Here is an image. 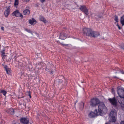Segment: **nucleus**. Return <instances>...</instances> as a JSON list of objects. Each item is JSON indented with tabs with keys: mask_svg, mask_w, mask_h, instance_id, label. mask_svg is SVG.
I'll return each mask as SVG.
<instances>
[{
	"mask_svg": "<svg viewBox=\"0 0 124 124\" xmlns=\"http://www.w3.org/2000/svg\"><path fill=\"white\" fill-rule=\"evenodd\" d=\"M1 29L3 31L4 30V28L3 27H2L1 28Z\"/></svg>",
	"mask_w": 124,
	"mask_h": 124,
	"instance_id": "37",
	"label": "nucleus"
},
{
	"mask_svg": "<svg viewBox=\"0 0 124 124\" xmlns=\"http://www.w3.org/2000/svg\"><path fill=\"white\" fill-rule=\"evenodd\" d=\"M117 112L114 109H112L110 112V115L111 117V121L115 122L116 120Z\"/></svg>",
	"mask_w": 124,
	"mask_h": 124,
	"instance_id": "3",
	"label": "nucleus"
},
{
	"mask_svg": "<svg viewBox=\"0 0 124 124\" xmlns=\"http://www.w3.org/2000/svg\"><path fill=\"white\" fill-rule=\"evenodd\" d=\"M45 70L46 71H47L48 72H49V70L47 68H46L45 69Z\"/></svg>",
	"mask_w": 124,
	"mask_h": 124,
	"instance_id": "33",
	"label": "nucleus"
},
{
	"mask_svg": "<svg viewBox=\"0 0 124 124\" xmlns=\"http://www.w3.org/2000/svg\"><path fill=\"white\" fill-rule=\"evenodd\" d=\"M15 60H16V58H15Z\"/></svg>",
	"mask_w": 124,
	"mask_h": 124,
	"instance_id": "45",
	"label": "nucleus"
},
{
	"mask_svg": "<svg viewBox=\"0 0 124 124\" xmlns=\"http://www.w3.org/2000/svg\"><path fill=\"white\" fill-rule=\"evenodd\" d=\"M1 56L2 58V59H4L6 57V55H5V54H1Z\"/></svg>",
	"mask_w": 124,
	"mask_h": 124,
	"instance_id": "26",
	"label": "nucleus"
},
{
	"mask_svg": "<svg viewBox=\"0 0 124 124\" xmlns=\"http://www.w3.org/2000/svg\"><path fill=\"white\" fill-rule=\"evenodd\" d=\"M105 124H108L107 123H106Z\"/></svg>",
	"mask_w": 124,
	"mask_h": 124,
	"instance_id": "47",
	"label": "nucleus"
},
{
	"mask_svg": "<svg viewBox=\"0 0 124 124\" xmlns=\"http://www.w3.org/2000/svg\"><path fill=\"white\" fill-rule=\"evenodd\" d=\"M100 115L99 112H98L97 109H95L94 112H91L88 115L89 117L90 118L95 117L98 116Z\"/></svg>",
	"mask_w": 124,
	"mask_h": 124,
	"instance_id": "6",
	"label": "nucleus"
},
{
	"mask_svg": "<svg viewBox=\"0 0 124 124\" xmlns=\"http://www.w3.org/2000/svg\"><path fill=\"white\" fill-rule=\"evenodd\" d=\"M117 93L120 98L122 99L124 98V89H118Z\"/></svg>",
	"mask_w": 124,
	"mask_h": 124,
	"instance_id": "8",
	"label": "nucleus"
},
{
	"mask_svg": "<svg viewBox=\"0 0 124 124\" xmlns=\"http://www.w3.org/2000/svg\"><path fill=\"white\" fill-rule=\"evenodd\" d=\"M108 100L111 104L117 109H118L119 108V106L117 104V100L115 97L112 98H109Z\"/></svg>",
	"mask_w": 124,
	"mask_h": 124,
	"instance_id": "4",
	"label": "nucleus"
},
{
	"mask_svg": "<svg viewBox=\"0 0 124 124\" xmlns=\"http://www.w3.org/2000/svg\"><path fill=\"white\" fill-rule=\"evenodd\" d=\"M30 10L28 9L24 10L23 12V14L24 15L29 14L30 13Z\"/></svg>",
	"mask_w": 124,
	"mask_h": 124,
	"instance_id": "17",
	"label": "nucleus"
},
{
	"mask_svg": "<svg viewBox=\"0 0 124 124\" xmlns=\"http://www.w3.org/2000/svg\"><path fill=\"white\" fill-rule=\"evenodd\" d=\"M114 78H118L116 76H115L114 77Z\"/></svg>",
	"mask_w": 124,
	"mask_h": 124,
	"instance_id": "41",
	"label": "nucleus"
},
{
	"mask_svg": "<svg viewBox=\"0 0 124 124\" xmlns=\"http://www.w3.org/2000/svg\"><path fill=\"white\" fill-rule=\"evenodd\" d=\"M81 82L82 83H83V82Z\"/></svg>",
	"mask_w": 124,
	"mask_h": 124,
	"instance_id": "48",
	"label": "nucleus"
},
{
	"mask_svg": "<svg viewBox=\"0 0 124 124\" xmlns=\"http://www.w3.org/2000/svg\"><path fill=\"white\" fill-rule=\"evenodd\" d=\"M28 95L29 96L30 98H31V94L30 93V92H28Z\"/></svg>",
	"mask_w": 124,
	"mask_h": 124,
	"instance_id": "32",
	"label": "nucleus"
},
{
	"mask_svg": "<svg viewBox=\"0 0 124 124\" xmlns=\"http://www.w3.org/2000/svg\"><path fill=\"white\" fill-rule=\"evenodd\" d=\"M36 22L34 18H32L31 19H30L29 20V23L31 25H34L36 23Z\"/></svg>",
	"mask_w": 124,
	"mask_h": 124,
	"instance_id": "14",
	"label": "nucleus"
},
{
	"mask_svg": "<svg viewBox=\"0 0 124 124\" xmlns=\"http://www.w3.org/2000/svg\"><path fill=\"white\" fill-rule=\"evenodd\" d=\"M115 20L116 22H118V17L116 15H115Z\"/></svg>",
	"mask_w": 124,
	"mask_h": 124,
	"instance_id": "24",
	"label": "nucleus"
},
{
	"mask_svg": "<svg viewBox=\"0 0 124 124\" xmlns=\"http://www.w3.org/2000/svg\"><path fill=\"white\" fill-rule=\"evenodd\" d=\"M64 29H66V28H64Z\"/></svg>",
	"mask_w": 124,
	"mask_h": 124,
	"instance_id": "46",
	"label": "nucleus"
},
{
	"mask_svg": "<svg viewBox=\"0 0 124 124\" xmlns=\"http://www.w3.org/2000/svg\"><path fill=\"white\" fill-rule=\"evenodd\" d=\"M20 121L24 124H28L29 123V120L26 118H22L20 119Z\"/></svg>",
	"mask_w": 124,
	"mask_h": 124,
	"instance_id": "11",
	"label": "nucleus"
},
{
	"mask_svg": "<svg viewBox=\"0 0 124 124\" xmlns=\"http://www.w3.org/2000/svg\"><path fill=\"white\" fill-rule=\"evenodd\" d=\"M122 102H121L120 103L121 104V108L124 111V104L122 103Z\"/></svg>",
	"mask_w": 124,
	"mask_h": 124,
	"instance_id": "21",
	"label": "nucleus"
},
{
	"mask_svg": "<svg viewBox=\"0 0 124 124\" xmlns=\"http://www.w3.org/2000/svg\"><path fill=\"white\" fill-rule=\"evenodd\" d=\"M78 102V101H76V103H75V104H76V102Z\"/></svg>",
	"mask_w": 124,
	"mask_h": 124,
	"instance_id": "43",
	"label": "nucleus"
},
{
	"mask_svg": "<svg viewBox=\"0 0 124 124\" xmlns=\"http://www.w3.org/2000/svg\"><path fill=\"white\" fill-rule=\"evenodd\" d=\"M1 93H2L4 96H5L7 93V92L4 90H1Z\"/></svg>",
	"mask_w": 124,
	"mask_h": 124,
	"instance_id": "20",
	"label": "nucleus"
},
{
	"mask_svg": "<svg viewBox=\"0 0 124 124\" xmlns=\"http://www.w3.org/2000/svg\"><path fill=\"white\" fill-rule=\"evenodd\" d=\"M24 2H27L29 1L30 0H22Z\"/></svg>",
	"mask_w": 124,
	"mask_h": 124,
	"instance_id": "29",
	"label": "nucleus"
},
{
	"mask_svg": "<svg viewBox=\"0 0 124 124\" xmlns=\"http://www.w3.org/2000/svg\"><path fill=\"white\" fill-rule=\"evenodd\" d=\"M4 68L5 69L7 73L9 74H11L10 69L9 68H8L7 65L5 66Z\"/></svg>",
	"mask_w": 124,
	"mask_h": 124,
	"instance_id": "15",
	"label": "nucleus"
},
{
	"mask_svg": "<svg viewBox=\"0 0 124 124\" xmlns=\"http://www.w3.org/2000/svg\"><path fill=\"white\" fill-rule=\"evenodd\" d=\"M39 19L41 21H42L44 23H46V21L44 18V17L41 16H40L39 17Z\"/></svg>",
	"mask_w": 124,
	"mask_h": 124,
	"instance_id": "16",
	"label": "nucleus"
},
{
	"mask_svg": "<svg viewBox=\"0 0 124 124\" xmlns=\"http://www.w3.org/2000/svg\"><path fill=\"white\" fill-rule=\"evenodd\" d=\"M18 64L19 65V66H20L21 67V66H23V63L22 62H19L18 61Z\"/></svg>",
	"mask_w": 124,
	"mask_h": 124,
	"instance_id": "25",
	"label": "nucleus"
},
{
	"mask_svg": "<svg viewBox=\"0 0 124 124\" xmlns=\"http://www.w3.org/2000/svg\"><path fill=\"white\" fill-rule=\"evenodd\" d=\"M83 31L84 34L88 36L95 38L100 35L99 32L93 31L90 28H84L83 29Z\"/></svg>",
	"mask_w": 124,
	"mask_h": 124,
	"instance_id": "1",
	"label": "nucleus"
},
{
	"mask_svg": "<svg viewBox=\"0 0 124 124\" xmlns=\"http://www.w3.org/2000/svg\"><path fill=\"white\" fill-rule=\"evenodd\" d=\"M99 18H101V16H99Z\"/></svg>",
	"mask_w": 124,
	"mask_h": 124,
	"instance_id": "44",
	"label": "nucleus"
},
{
	"mask_svg": "<svg viewBox=\"0 0 124 124\" xmlns=\"http://www.w3.org/2000/svg\"><path fill=\"white\" fill-rule=\"evenodd\" d=\"M100 101L96 98H93L90 101V105L92 107L96 106L100 102Z\"/></svg>",
	"mask_w": 124,
	"mask_h": 124,
	"instance_id": "5",
	"label": "nucleus"
},
{
	"mask_svg": "<svg viewBox=\"0 0 124 124\" xmlns=\"http://www.w3.org/2000/svg\"><path fill=\"white\" fill-rule=\"evenodd\" d=\"M25 30L26 31L30 33H31L32 34V31H31V30L30 29H25Z\"/></svg>",
	"mask_w": 124,
	"mask_h": 124,
	"instance_id": "23",
	"label": "nucleus"
},
{
	"mask_svg": "<svg viewBox=\"0 0 124 124\" xmlns=\"http://www.w3.org/2000/svg\"><path fill=\"white\" fill-rule=\"evenodd\" d=\"M121 48L124 50V44L122 45V46L120 47Z\"/></svg>",
	"mask_w": 124,
	"mask_h": 124,
	"instance_id": "28",
	"label": "nucleus"
},
{
	"mask_svg": "<svg viewBox=\"0 0 124 124\" xmlns=\"http://www.w3.org/2000/svg\"><path fill=\"white\" fill-rule=\"evenodd\" d=\"M6 112L8 114L11 115H13L15 113V111L14 109L11 108L9 109H6Z\"/></svg>",
	"mask_w": 124,
	"mask_h": 124,
	"instance_id": "10",
	"label": "nucleus"
},
{
	"mask_svg": "<svg viewBox=\"0 0 124 124\" xmlns=\"http://www.w3.org/2000/svg\"><path fill=\"white\" fill-rule=\"evenodd\" d=\"M124 15L121 17L120 22L122 25H124Z\"/></svg>",
	"mask_w": 124,
	"mask_h": 124,
	"instance_id": "18",
	"label": "nucleus"
},
{
	"mask_svg": "<svg viewBox=\"0 0 124 124\" xmlns=\"http://www.w3.org/2000/svg\"><path fill=\"white\" fill-rule=\"evenodd\" d=\"M45 0H40V1L42 3H43L45 1Z\"/></svg>",
	"mask_w": 124,
	"mask_h": 124,
	"instance_id": "36",
	"label": "nucleus"
},
{
	"mask_svg": "<svg viewBox=\"0 0 124 124\" xmlns=\"http://www.w3.org/2000/svg\"><path fill=\"white\" fill-rule=\"evenodd\" d=\"M98 112L100 113L101 116H102L103 114L107 112V109L103 102H100L98 105Z\"/></svg>",
	"mask_w": 124,
	"mask_h": 124,
	"instance_id": "2",
	"label": "nucleus"
},
{
	"mask_svg": "<svg viewBox=\"0 0 124 124\" xmlns=\"http://www.w3.org/2000/svg\"><path fill=\"white\" fill-rule=\"evenodd\" d=\"M116 26H118L119 29L120 30L121 29V28L119 26L118 24H117L116 25Z\"/></svg>",
	"mask_w": 124,
	"mask_h": 124,
	"instance_id": "30",
	"label": "nucleus"
},
{
	"mask_svg": "<svg viewBox=\"0 0 124 124\" xmlns=\"http://www.w3.org/2000/svg\"><path fill=\"white\" fill-rule=\"evenodd\" d=\"M120 124H124V121H121V122Z\"/></svg>",
	"mask_w": 124,
	"mask_h": 124,
	"instance_id": "38",
	"label": "nucleus"
},
{
	"mask_svg": "<svg viewBox=\"0 0 124 124\" xmlns=\"http://www.w3.org/2000/svg\"><path fill=\"white\" fill-rule=\"evenodd\" d=\"M63 45L65 46H68V45L67 44H64Z\"/></svg>",
	"mask_w": 124,
	"mask_h": 124,
	"instance_id": "42",
	"label": "nucleus"
},
{
	"mask_svg": "<svg viewBox=\"0 0 124 124\" xmlns=\"http://www.w3.org/2000/svg\"><path fill=\"white\" fill-rule=\"evenodd\" d=\"M91 15L92 17H93L94 16H95V14L94 13H93L91 14Z\"/></svg>",
	"mask_w": 124,
	"mask_h": 124,
	"instance_id": "31",
	"label": "nucleus"
},
{
	"mask_svg": "<svg viewBox=\"0 0 124 124\" xmlns=\"http://www.w3.org/2000/svg\"><path fill=\"white\" fill-rule=\"evenodd\" d=\"M79 9L81 11L84 13L86 15H87L89 14L88 10L85 5L80 6Z\"/></svg>",
	"mask_w": 124,
	"mask_h": 124,
	"instance_id": "7",
	"label": "nucleus"
},
{
	"mask_svg": "<svg viewBox=\"0 0 124 124\" xmlns=\"http://www.w3.org/2000/svg\"><path fill=\"white\" fill-rule=\"evenodd\" d=\"M10 7H6V8L7 9L5 10V11L4 12V15L6 17H7L9 15L10 13Z\"/></svg>",
	"mask_w": 124,
	"mask_h": 124,
	"instance_id": "12",
	"label": "nucleus"
},
{
	"mask_svg": "<svg viewBox=\"0 0 124 124\" xmlns=\"http://www.w3.org/2000/svg\"><path fill=\"white\" fill-rule=\"evenodd\" d=\"M59 82H60L61 83H62V82H63V81L62 80H60L59 81Z\"/></svg>",
	"mask_w": 124,
	"mask_h": 124,
	"instance_id": "40",
	"label": "nucleus"
},
{
	"mask_svg": "<svg viewBox=\"0 0 124 124\" xmlns=\"http://www.w3.org/2000/svg\"><path fill=\"white\" fill-rule=\"evenodd\" d=\"M66 36V34L63 33H60L59 38L61 39H64Z\"/></svg>",
	"mask_w": 124,
	"mask_h": 124,
	"instance_id": "13",
	"label": "nucleus"
},
{
	"mask_svg": "<svg viewBox=\"0 0 124 124\" xmlns=\"http://www.w3.org/2000/svg\"><path fill=\"white\" fill-rule=\"evenodd\" d=\"M35 34L37 35V36L38 37H39V34L37 33V32H35Z\"/></svg>",
	"mask_w": 124,
	"mask_h": 124,
	"instance_id": "35",
	"label": "nucleus"
},
{
	"mask_svg": "<svg viewBox=\"0 0 124 124\" xmlns=\"http://www.w3.org/2000/svg\"><path fill=\"white\" fill-rule=\"evenodd\" d=\"M18 0H15L14 5L15 6L16 5H18Z\"/></svg>",
	"mask_w": 124,
	"mask_h": 124,
	"instance_id": "22",
	"label": "nucleus"
},
{
	"mask_svg": "<svg viewBox=\"0 0 124 124\" xmlns=\"http://www.w3.org/2000/svg\"><path fill=\"white\" fill-rule=\"evenodd\" d=\"M121 72V73L122 74H124V72L123 71H120Z\"/></svg>",
	"mask_w": 124,
	"mask_h": 124,
	"instance_id": "39",
	"label": "nucleus"
},
{
	"mask_svg": "<svg viewBox=\"0 0 124 124\" xmlns=\"http://www.w3.org/2000/svg\"><path fill=\"white\" fill-rule=\"evenodd\" d=\"M49 72L51 74H53V71L52 70H51V71H49Z\"/></svg>",
	"mask_w": 124,
	"mask_h": 124,
	"instance_id": "34",
	"label": "nucleus"
},
{
	"mask_svg": "<svg viewBox=\"0 0 124 124\" xmlns=\"http://www.w3.org/2000/svg\"><path fill=\"white\" fill-rule=\"evenodd\" d=\"M79 106H80V109L81 110H82L84 108V104L83 102H81L79 104Z\"/></svg>",
	"mask_w": 124,
	"mask_h": 124,
	"instance_id": "19",
	"label": "nucleus"
},
{
	"mask_svg": "<svg viewBox=\"0 0 124 124\" xmlns=\"http://www.w3.org/2000/svg\"><path fill=\"white\" fill-rule=\"evenodd\" d=\"M12 15L13 16H14L18 17H21L23 18V15L22 14L20 13L18 10H16L14 11L12 14Z\"/></svg>",
	"mask_w": 124,
	"mask_h": 124,
	"instance_id": "9",
	"label": "nucleus"
},
{
	"mask_svg": "<svg viewBox=\"0 0 124 124\" xmlns=\"http://www.w3.org/2000/svg\"><path fill=\"white\" fill-rule=\"evenodd\" d=\"M5 51V50L4 49L3 50L1 51V54H5V53L4 52Z\"/></svg>",
	"mask_w": 124,
	"mask_h": 124,
	"instance_id": "27",
	"label": "nucleus"
}]
</instances>
